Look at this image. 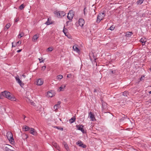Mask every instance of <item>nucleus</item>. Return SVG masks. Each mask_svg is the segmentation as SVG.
<instances>
[{
	"mask_svg": "<svg viewBox=\"0 0 151 151\" xmlns=\"http://www.w3.org/2000/svg\"><path fill=\"white\" fill-rule=\"evenodd\" d=\"M23 116L24 117V119L25 120V118L26 117L24 115H23Z\"/></svg>",
	"mask_w": 151,
	"mask_h": 151,
	"instance_id": "5fc2aeb1",
	"label": "nucleus"
},
{
	"mask_svg": "<svg viewBox=\"0 0 151 151\" xmlns=\"http://www.w3.org/2000/svg\"><path fill=\"white\" fill-rule=\"evenodd\" d=\"M19 20V18H17L15 20V22H18Z\"/></svg>",
	"mask_w": 151,
	"mask_h": 151,
	"instance_id": "79ce46f5",
	"label": "nucleus"
},
{
	"mask_svg": "<svg viewBox=\"0 0 151 151\" xmlns=\"http://www.w3.org/2000/svg\"><path fill=\"white\" fill-rule=\"evenodd\" d=\"M24 35V33L23 32H20L19 34L18 35V38H21Z\"/></svg>",
	"mask_w": 151,
	"mask_h": 151,
	"instance_id": "a878e982",
	"label": "nucleus"
},
{
	"mask_svg": "<svg viewBox=\"0 0 151 151\" xmlns=\"http://www.w3.org/2000/svg\"><path fill=\"white\" fill-rule=\"evenodd\" d=\"M114 71H113V70L111 71V73H114Z\"/></svg>",
	"mask_w": 151,
	"mask_h": 151,
	"instance_id": "09e8293b",
	"label": "nucleus"
},
{
	"mask_svg": "<svg viewBox=\"0 0 151 151\" xmlns=\"http://www.w3.org/2000/svg\"><path fill=\"white\" fill-rule=\"evenodd\" d=\"M53 145L58 150L60 151V148L58 145L57 143H54Z\"/></svg>",
	"mask_w": 151,
	"mask_h": 151,
	"instance_id": "412c9836",
	"label": "nucleus"
},
{
	"mask_svg": "<svg viewBox=\"0 0 151 151\" xmlns=\"http://www.w3.org/2000/svg\"><path fill=\"white\" fill-rule=\"evenodd\" d=\"M149 93L150 94H151V91H150L149 92Z\"/></svg>",
	"mask_w": 151,
	"mask_h": 151,
	"instance_id": "6e6d98bb",
	"label": "nucleus"
},
{
	"mask_svg": "<svg viewBox=\"0 0 151 151\" xmlns=\"http://www.w3.org/2000/svg\"><path fill=\"white\" fill-rule=\"evenodd\" d=\"M24 127L23 128V129H24L25 131H29L31 129V128H30L29 127H28L27 126H26V125H25L24 126Z\"/></svg>",
	"mask_w": 151,
	"mask_h": 151,
	"instance_id": "aec40b11",
	"label": "nucleus"
},
{
	"mask_svg": "<svg viewBox=\"0 0 151 151\" xmlns=\"http://www.w3.org/2000/svg\"><path fill=\"white\" fill-rule=\"evenodd\" d=\"M71 76V75L70 74H68L67 75V77L68 78H70Z\"/></svg>",
	"mask_w": 151,
	"mask_h": 151,
	"instance_id": "c03bdc74",
	"label": "nucleus"
},
{
	"mask_svg": "<svg viewBox=\"0 0 151 151\" xmlns=\"http://www.w3.org/2000/svg\"><path fill=\"white\" fill-rule=\"evenodd\" d=\"M56 128H57V129H60V130H61L62 131H63V129L62 128H61L60 127H55Z\"/></svg>",
	"mask_w": 151,
	"mask_h": 151,
	"instance_id": "e433bc0d",
	"label": "nucleus"
},
{
	"mask_svg": "<svg viewBox=\"0 0 151 151\" xmlns=\"http://www.w3.org/2000/svg\"><path fill=\"white\" fill-rule=\"evenodd\" d=\"M16 81H17V82L19 83H20L22 81L19 78L18 76V77H15Z\"/></svg>",
	"mask_w": 151,
	"mask_h": 151,
	"instance_id": "cd10ccee",
	"label": "nucleus"
},
{
	"mask_svg": "<svg viewBox=\"0 0 151 151\" xmlns=\"http://www.w3.org/2000/svg\"><path fill=\"white\" fill-rule=\"evenodd\" d=\"M69 38H70V36L69 35H68V36H67Z\"/></svg>",
	"mask_w": 151,
	"mask_h": 151,
	"instance_id": "3c124183",
	"label": "nucleus"
},
{
	"mask_svg": "<svg viewBox=\"0 0 151 151\" xmlns=\"http://www.w3.org/2000/svg\"><path fill=\"white\" fill-rule=\"evenodd\" d=\"M132 34V32H128L126 34L125 36L126 37H130Z\"/></svg>",
	"mask_w": 151,
	"mask_h": 151,
	"instance_id": "6ab92c4d",
	"label": "nucleus"
},
{
	"mask_svg": "<svg viewBox=\"0 0 151 151\" xmlns=\"http://www.w3.org/2000/svg\"><path fill=\"white\" fill-rule=\"evenodd\" d=\"M88 117H89L91 119V120L94 121H96V119L94 115L90 111L89 112L88 114Z\"/></svg>",
	"mask_w": 151,
	"mask_h": 151,
	"instance_id": "423d86ee",
	"label": "nucleus"
},
{
	"mask_svg": "<svg viewBox=\"0 0 151 151\" xmlns=\"http://www.w3.org/2000/svg\"><path fill=\"white\" fill-rule=\"evenodd\" d=\"M150 71L151 72V68H150Z\"/></svg>",
	"mask_w": 151,
	"mask_h": 151,
	"instance_id": "13d9d810",
	"label": "nucleus"
},
{
	"mask_svg": "<svg viewBox=\"0 0 151 151\" xmlns=\"http://www.w3.org/2000/svg\"><path fill=\"white\" fill-rule=\"evenodd\" d=\"M22 49H20V50H17V52H21V51H22Z\"/></svg>",
	"mask_w": 151,
	"mask_h": 151,
	"instance_id": "49530a36",
	"label": "nucleus"
},
{
	"mask_svg": "<svg viewBox=\"0 0 151 151\" xmlns=\"http://www.w3.org/2000/svg\"><path fill=\"white\" fill-rule=\"evenodd\" d=\"M46 67V65H44L42 67V70H44L45 69Z\"/></svg>",
	"mask_w": 151,
	"mask_h": 151,
	"instance_id": "4c0bfd02",
	"label": "nucleus"
},
{
	"mask_svg": "<svg viewBox=\"0 0 151 151\" xmlns=\"http://www.w3.org/2000/svg\"><path fill=\"white\" fill-rule=\"evenodd\" d=\"M140 42H142L143 45L145 44L146 42V39L145 38H142L140 40Z\"/></svg>",
	"mask_w": 151,
	"mask_h": 151,
	"instance_id": "f3484780",
	"label": "nucleus"
},
{
	"mask_svg": "<svg viewBox=\"0 0 151 151\" xmlns=\"http://www.w3.org/2000/svg\"><path fill=\"white\" fill-rule=\"evenodd\" d=\"M70 22L69 21H67L66 22V24H67V25H68V23Z\"/></svg>",
	"mask_w": 151,
	"mask_h": 151,
	"instance_id": "8fccbe9b",
	"label": "nucleus"
},
{
	"mask_svg": "<svg viewBox=\"0 0 151 151\" xmlns=\"http://www.w3.org/2000/svg\"><path fill=\"white\" fill-rule=\"evenodd\" d=\"M43 81L42 79L39 78L36 81L37 85V86H41L43 84Z\"/></svg>",
	"mask_w": 151,
	"mask_h": 151,
	"instance_id": "6e6552de",
	"label": "nucleus"
},
{
	"mask_svg": "<svg viewBox=\"0 0 151 151\" xmlns=\"http://www.w3.org/2000/svg\"><path fill=\"white\" fill-rule=\"evenodd\" d=\"M54 14L56 15V17L59 18H62L64 17L65 14V12L63 11H57L54 12Z\"/></svg>",
	"mask_w": 151,
	"mask_h": 151,
	"instance_id": "7ed1b4c3",
	"label": "nucleus"
},
{
	"mask_svg": "<svg viewBox=\"0 0 151 151\" xmlns=\"http://www.w3.org/2000/svg\"><path fill=\"white\" fill-rule=\"evenodd\" d=\"M67 29L65 28V26H64L63 27V31L65 34V35L67 36H68V34L67 33Z\"/></svg>",
	"mask_w": 151,
	"mask_h": 151,
	"instance_id": "a211bd4d",
	"label": "nucleus"
},
{
	"mask_svg": "<svg viewBox=\"0 0 151 151\" xmlns=\"http://www.w3.org/2000/svg\"><path fill=\"white\" fill-rule=\"evenodd\" d=\"M143 78H142V77L140 78V81H142V80H143Z\"/></svg>",
	"mask_w": 151,
	"mask_h": 151,
	"instance_id": "864d4df0",
	"label": "nucleus"
},
{
	"mask_svg": "<svg viewBox=\"0 0 151 151\" xmlns=\"http://www.w3.org/2000/svg\"><path fill=\"white\" fill-rule=\"evenodd\" d=\"M29 133L32 135L36 136L37 135V134L35 130L33 128H31L30 130Z\"/></svg>",
	"mask_w": 151,
	"mask_h": 151,
	"instance_id": "1a4fd4ad",
	"label": "nucleus"
},
{
	"mask_svg": "<svg viewBox=\"0 0 151 151\" xmlns=\"http://www.w3.org/2000/svg\"><path fill=\"white\" fill-rule=\"evenodd\" d=\"M123 95L125 96H127V95L128 94V92L127 91H125L123 93Z\"/></svg>",
	"mask_w": 151,
	"mask_h": 151,
	"instance_id": "2f4dec72",
	"label": "nucleus"
},
{
	"mask_svg": "<svg viewBox=\"0 0 151 151\" xmlns=\"http://www.w3.org/2000/svg\"><path fill=\"white\" fill-rule=\"evenodd\" d=\"M3 96L1 93H0V99H1L2 98Z\"/></svg>",
	"mask_w": 151,
	"mask_h": 151,
	"instance_id": "a18cd8bd",
	"label": "nucleus"
},
{
	"mask_svg": "<svg viewBox=\"0 0 151 151\" xmlns=\"http://www.w3.org/2000/svg\"><path fill=\"white\" fill-rule=\"evenodd\" d=\"M86 8L85 7L84 9V13L85 15L86 14Z\"/></svg>",
	"mask_w": 151,
	"mask_h": 151,
	"instance_id": "ea45409f",
	"label": "nucleus"
},
{
	"mask_svg": "<svg viewBox=\"0 0 151 151\" xmlns=\"http://www.w3.org/2000/svg\"><path fill=\"white\" fill-rule=\"evenodd\" d=\"M105 15V13L104 12L99 14L97 17V22L98 23H99L100 21L104 18Z\"/></svg>",
	"mask_w": 151,
	"mask_h": 151,
	"instance_id": "20e7f679",
	"label": "nucleus"
},
{
	"mask_svg": "<svg viewBox=\"0 0 151 151\" xmlns=\"http://www.w3.org/2000/svg\"><path fill=\"white\" fill-rule=\"evenodd\" d=\"M144 0H138L137 3L138 4H141Z\"/></svg>",
	"mask_w": 151,
	"mask_h": 151,
	"instance_id": "c85d7f7f",
	"label": "nucleus"
},
{
	"mask_svg": "<svg viewBox=\"0 0 151 151\" xmlns=\"http://www.w3.org/2000/svg\"><path fill=\"white\" fill-rule=\"evenodd\" d=\"M24 7L25 6L24 4H22L21 5L19 6V8L20 9V10H22L24 9Z\"/></svg>",
	"mask_w": 151,
	"mask_h": 151,
	"instance_id": "7c9ffc66",
	"label": "nucleus"
},
{
	"mask_svg": "<svg viewBox=\"0 0 151 151\" xmlns=\"http://www.w3.org/2000/svg\"><path fill=\"white\" fill-rule=\"evenodd\" d=\"M74 15V13L73 11L70 10L68 13L67 18L69 20L72 21Z\"/></svg>",
	"mask_w": 151,
	"mask_h": 151,
	"instance_id": "39448f33",
	"label": "nucleus"
},
{
	"mask_svg": "<svg viewBox=\"0 0 151 151\" xmlns=\"http://www.w3.org/2000/svg\"><path fill=\"white\" fill-rule=\"evenodd\" d=\"M47 96L50 97H51L54 96V93L52 91H49L47 93Z\"/></svg>",
	"mask_w": 151,
	"mask_h": 151,
	"instance_id": "ddd939ff",
	"label": "nucleus"
},
{
	"mask_svg": "<svg viewBox=\"0 0 151 151\" xmlns=\"http://www.w3.org/2000/svg\"><path fill=\"white\" fill-rule=\"evenodd\" d=\"M58 104L55 105L54 106V109L55 110L57 109L58 108H59L60 107V101H58Z\"/></svg>",
	"mask_w": 151,
	"mask_h": 151,
	"instance_id": "dca6fc26",
	"label": "nucleus"
},
{
	"mask_svg": "<svg viewBox=\"0 0 151 151\" xmlns=\"http://www.w3.org/2000/svg\"><path fill=\"white\" fill-rule=\"evenodd\" d=\"M63 145L64 146L66 150L67 151H70V150L68 147V145L65 142H64L63 143Z\"/></svg>",
	"mask_w": 151,
	"mask_h": 151,
	"instance_id": "4468645a",
	"label": "nucleus"
},
{
	"mask_svg": "<svg viewBox=\"0 0 151 151\" xmlns=\"http://www.w3.org/2000/svg\"><path fill=\"white\" fill-rule=\"evenodd\" d=\"M11 25L10 23H8L6 25L4 28V30H6V29H8L10 27Z\"/></svg>",
	"mask_w": 151,
	"mask_h": 151,
	"instance_id": "b1692460",
	"label": "nucleus"
},
{
	"mask_svg": "<svg viewBox=\"0 0 151 151\" xmlns=\"http://www.w3.org/2000/svg\"><path fill=\"white\" fill-rule=\"evenodd\" d=\"M42 60L40 58H39V60L40 61V63H41L42 62H44V60H42Z\"/></svg>",
	"mask_w": 151,
	"mask_h": 151,
	"instance_id": "a19ab883",
	"label": "nucleus"
},
{
	"mask_svg": "<svg viewBox=\"0 0 151 151\" xmlns=\"http://www.w3.org/2000/svg\"><path fill=\"white\" fill-rule=\"evenodd\" d=\"M104 109V107L103 106V104H102V107Z\"/></svg>",
	"mask_w": 151,
	"mask_h": 151,
	"instance_id": "4d7b16f0",
	"label": "nucleus"
},
{
	"mask_svg": "<svg viewBox=\"0 0 151 151\" xmlns=\"http://www.w3.org/2000/svg\"><path fill=\"white\" fill-rule=\"evenodd\" d=\"M66 85H62L59 88L60 91H63V89L65 88V87H66Z\"/></svg>",
	"mask_w": 151,
	"mask_h": 151,
	"instance_id": "393cba45",
	"label": "nucleus"
},
{
	"mask_svg": "<svg viewBox=\"0 0 151 151\" xmlns=\"http://www.w3.org/2000/svg\"><path fill=\"white\" fill-rule=\"evenodd\" d=\"M11 151H14L13 150H12Z\"/></svg>",
	"mask_w": 151,
	"mask_h": 151,
	"instance_id": "bf43d9fd",
	"label": "nucleus"
},
{
	"mask_svg": "<svg viewBox=\"0 0 151 151\" xmlns=\"http://www.w3.org/2000/svg\"><path fill=\"white\" fill-rule=\"evenodd\" d=\"M6 137L11 144L12 145L14 143V141L13 138L12 133L10 132H7L6 133Z\"/></svg>",
	"mask_w": 151,
	"mask_h": 151,
	"instance_id": "f03ea898",
	"label": "nucleus"
},
{
	"mask_svg": "<svg viewBox=\"0 0 151 151\" xmlns=\"http://www.w3.org/2000/svg\"><path fill=\"white\" fill-rule=\"evenodd\" d=\"M114 28L115 27L114 25H112L109 28V29L111 31H112L114 29Z\"/></svg>",
	"mask_w": 151,
	"mask_h": 151,
	"instance_id": "f704fd0d",
	"label": "nucleus"
},
{
	"mask_svg": "<svg viewBox=\"0 0 151 151\" xmlns=\"http://www.w3.org/2000/svg\"><path fill=\"white\" fill-rule=\"evenodd\" d=\"M39 35L36 34L34 35L32 37V41L33 42L36 41L37 39L39 37Z\"/></svg>",
	"mask_w": 151,
	"mask_h": 151,
	"instance_id": "9b49d317",
	"label": "nucleus"
},
{
	"mask_svg": "<svg viewBox=\"0 0 151 151\" xmlns=\"http://www.w3.org/2000/svg\"><path fill=\"white\" fill-rule=\"evenodd\" d=\"M1 94L3 96L13 101L16 100V99L13 95L11 96V93L6 91H4L1 92Z\"/></svg>",
	"mask_w": 151,
	"mask_h": 151,
	"instance_id": "f257e3e1",
	"label": "nucleus"
},
{
	"mask_svg": "<svg viewBox=\"0 0 151 151\" xmlns=\"http://www.w3.org/2000/svg\"><path fill=\"white\" fill-rule=\"evenodd\" d=\"M57 79L59 81H60L63 78V76L62 75H60L57 76Z\"/></svg>",
	"mask_w": 151,
	"mask_h": 151,
	"instance_id": "bb28decb",
	"label": "nucleus"
},
{
	"mask_svg": "<svg viewBox=\"0 0 151 151\" xmlns=\"http://www.w3.org/2000/svg\"><path fill=\"white\" fill-rule=\"evenodd\" d=\"M5 151H11L12 150L9 149V148L7 147H5L4 150Z\"/></svg>",
	"mask_w": 151,
	"mask_h": 151,
	"instance_id": "72a5a7b5",
	"label": "nucleus"
},
{
	"mask_svg": "<svg viewBox=\"0 0 151 151\" xmlns=\"http://www.w3.org/2000/svg\"><path fill=\"white\" fill-rule=\"evenodd\" d=\"M94 92H96V89H94Z\"/></svg>",
	"mask_w": 151,
	"mask_h": 151,
	"instance_id": "603ef678",
	"label": "nucleus"
},
{
	"mask_svg": "<svg viewBox=\"0 0 151 151\" xmlns=\"http://www.w3.org/2000/svg\"><path fill=\"white\" fill-rule=\"evenodd\" d=\"M73 49L74 51L78 53H79L80 52L79 49L78 48L77 45H74L73 46Z\"/></svg>",
	"mask_w": 151,
	"mask_h": 151,
	"instance_id": "f8f14e48",
	"label": "nucleus"
},
{
	"mask_svg": "<svg viewBox=\"0 0 151 151\" xmlns=\"http://www.w3.org/2000/svg\"><path fill=\"white\" fill-rule=\"evenodd\" d=\"M22 76L24 78L26 77V76L24 75V74L22 75Z\"/></svg>",
	"mask_w": 151,
	"mask_h": 151,
	"instance_id": "de8ad7c7",
	"label": "nucleus"
},
{
	"mask_svg": "<svg viewBox=\"0 0 151 151\" xmlns=\"http://www.w3.org/2000/svg\"><path fill=\"white\" fill-rule=\"evenodd\" d=\"M52 23L51 22V19L50 18H48L47 21L45 23V24L47 25L51 24Z\"/></svg>",
	"mask_w": 151,
	"mask_h": 151,
	"instance_id": "2eb2a0df",
	"label": "nucleus"
},
{
	"mask_svg": "<svg viewBox=\"0 0 151 151\" xmlns=\"http://www.w3.org/2000/svg\"><path fill=\"white\" fill-rule=\"evenodd\" d=\"M19 84L21 87H23V86L24 85V83L22 82V81L20 83H19Z\"/></svg>",
	"mask_w": 151,
	"mask_h": 151,
	"instance_id": "58836bf2",
	"label": "nucleus"
},
{
	"mask_svg": "<svg viewBox=\"0 0 151 151\" xmlns=\"http://www.w3.org/2000/svg\"><path fill=\"white\" fill-rule=\"evenodd\" d=\"M53 50V49L52 47H50L48 48L47 49L46 51L48 52H51Z\"/></svg>",
	"mask_w": 151,
	"mask_h": 151,
	"instance_id": "c756f323",
	"label": "nucleus"
},
{
	"mask_svg": "<svg viewBox=\"0 0 151 151\" xmlns=\"http://www.w3.org/2000/svg\"><path fill=\"white\" fill-rule=\"evenodd\" d=\"M21 43V41H19L16 43V45H13V42H12V47H15L16 45H19Z\"/></svg>",
	"mask_w": 151,
	"mask_h": 151,
	"instance_id": "4be33fe9",
	"label": "nucleus"
},
{
	"mask_svg": "<svg viewBox=\"0 0 151 151\" xmlns=\"http://www.w3.org/2000/svg\"><path fill=\"white\" fill-rule=\"evenodd\" d=\"M82 142L81 141L79 140L76 142V144L77 145H78L79 146V145H81Z\"/></svg>",
	"mask_w": 151,
	"mask_h": 151,
	"instance_id": "c9c22d12",
	"label": "nucleus"
},
{
	"mask_svg": "<svg viewBox=\"0 0 151 151\" xmlns=\"http://www.w3.org/2000/svg\"><path fill=\"white\" fill-rule=\"evenodd\" d=\"M76 119V118L74 116L72 118L69 120L71 124L73 123L75 121Z\"/></svg>",
	"mask_w": 151,
	"mask_h": 151,
	"instance_id": "5701e85b",
	"label": "nucleus"
},
{
	"mask_svg": "<svg viewBox=\"0 0 151 151\" xmlns=\"http://www.w3.org/2000/svg\"><path fill=\"white\" fill-rule=\"evenodd\" d=\"M30 103L31 104V105H34V102L33 101H30Z\"/></svg>",
	"mask_w": 151,
	"mask_h": 151,
	"instance_id": "37998d69",
	"label": "nucleus"
},
{
	"mask_svg": "<svg viewBox=\"0 0 151 151\" xmlns=\"http://www.w3.org/2000/svg\"><path fill=\"white\" fill-rule=\"evenodd\" d=\"M79 146L83 147V148H85L86 147V145H85L83 144L82 142L81 143V145H79Z\"/></svg>",
	"mask_w": 151,
	"mask_h": 151,
	"instance_id": "473e14b6",
	"label": "nucleus"
},
{
	"mask_svg": "<svg viewBox=\"0 0 151 151\" xmlns=\"http://www.w3.org/2000/svg\"><path fill=\"white\" fill-rule=\"evenodd\" d=\"M76 127L78 130L81 131L83 133H84V130L83 129V125L82 124L77 125Z\"/></svg>",
	"mask_w": 151,
	"mask_h": 151,
	"instance_id": "0eeeda50",
	"label": "nucleus"
},
{
	"mask_svg": "<svg viewBox=\"0 0 151 151\" xmlns=\"http://www.w3.org/2000/svg\"><path fill=\"white\" fill-rule=\"evenodd\" d=\"M85 21L83 19H80L78 21V23L79 25L81 27H83Z\"/></svg>",
	"mask_w": 151,
	"mask_h": 151,
	"instance_id": "9d476101",
	"label": "nucleus"
}]
</instances>
